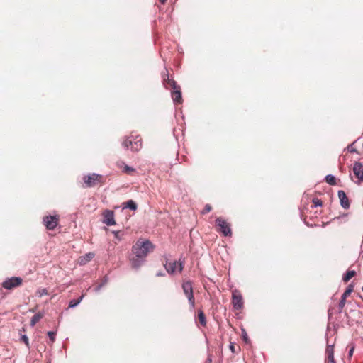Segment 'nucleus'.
Here are the masks:
<instances>
[{
    "instance_id": "7ed1b4c3",
    "label": "nucleus",
    "mask_w": 363,
    "mask_h": 363,
    "mask_svg": "<svg viewBox=\"0 0 363 363\" xmlns=\"http://www.w3.org/2000/svg\"><path fill=\"white\" fill-rule=\"evenodd\" d=\"M182 288L184 294L188 300L190 309L192 311L194 310L196 301L193 290V282L190 280L183 281L182 283Z\"/></svg>"
},
{
    "instance_id": "6ab92c4d",
    "label": "nucleus",
    "mask_w": 363,
    "mask_h": 363,
    "mask_svg": "<svg viewBox=\"0 0 363 363\" xmlns=\"http://www.w3.org/2000/svg\"><path fill=\"white\" fill-rule=\"evenodd\" d=\"M198 318H199V321L200 322V323L203 326H205L206 325V316H205V314H204V313H203V311L202 310H199V311H198Z\"/></svg>"
},
{
    "instance_id": "f704fd0d",
    "label": "nucleus",
    "mask_w": 363,
    "mask_h": 363,
    "mask_svg": "<svg viewBox=\"0 0 363 363\" xmlns=\"http://www.w3.org/2000/svg\"><path fill=\"white\" fill-rule=\"evenodd\" d=\"M205 363H212V359H211V357L210 356L206 360Z\"/></svg>"
},
{
    "instance_id": "e433bc0d",
    "label": "nucleus",
    "mask_w": 363,
    "mask_h": 363,
    "mask_svg": "<svg viewBox=\"0 0 363 363\" xmlns=\"http://www.w3.org/2000/svg\"><path fill=\"white\" fill-rule=\"evenodd\" d=\"M160 1L161 4H164L167 1V0H160Z\"/></svg>"
},
{
    "instance_id": "c756f323",
    "label": "nucleus",
    "mask_w": 363,
    "mask_h": 363,
    "mask_svg": "<svg viewBox=\"0 0 363 363\" xmlns=\"http://www.w3.org/2000/svg\"><path fill=\"white\" fill-rule=\"evenodd\" d=\"M211 211V206L209 204H206L202 211L203 214H206Z\"/></svg>"
},
{
    "instance_id": "4c0bfd02",
    "label": "nucleus",
    "mask_w": 363,
    "mask_h": 363,
    "mask_svg": "<svg viewBox=\"0 0 363 363\" xmlns=\"http://www.w3.org/2000/svg\"><path fill=\"white\" fill-rule=\"evenodd\" d=\"M162 275H163V274H162V273H160V272L157 274V276H158V277H159V276H162Z\"/></svg>"
},
{
    "instance_id": "a878e982",
    "label": "nucleus",
    "mask_w": 363,
    "mask_h": 363,
    "mask_svg": "<svg viewBox=\"0 0 363 363\" xmlns=\"http://www.w3.org/2000/svg\"><path fill=\"white\" fill-rule=\"evenodd\" d=\"M325 363H336L334 359V355H327Z\"/></svg>"
},
{
    "instance_id": "72a5a7b5",
    "label": "nucleus",
    "mask_w": 363,
    "mask_h": 363,
    "mask_svg": "<svg viewBox=\"0 0 363 363\" xmlns=\"http://www.w3.org/2000/svg\"><path fill=\"white\" fill-rule=\"evenodd\" d=\"M103 287V284H99L98 286H96L95 289H94V291H99L101 288Z\"/></svg>"
},
{
    "instance_id": "f8f14e48",
    "label": "nucleus",
    "mask_w": 363,
    "mask_h": 363,
    "mask_svg": "<svg viewBox=\"0 0 363 363\" xmlns=\"http://www.w3.org/2000/svg\"><path fill=\"white\" fill-rule=\"evenodd\" d=\"M353 288H354V286L352 284L349 285L347 286V288L346 289V290L345 291V292L342 294L341 298H340V301L339 305H338V307L340 310H342L345 307V303H346V298L352 292Z\"/></svg>"
},
{
    "instance_id": "c9c22d12",
    "label": "nucleus",
    "mask_w": 363,
    "mask_h": 363,
    "mask_svg": "<svg viewBox=\"0 0 363 363\" xmlns=\"http://www.w3.org/2000/svg\"><path fill=\"white\" fill-rule=\"evenodd\" d=\"M106 282H107V278L104 277V279L102 281L101 284H103V286H104L106 284Z\"/></svg>"
},
{
    "instance_id": "ea45409f",
    "label": "nucleus",
    "mask_w": 363,
    "mask_h": 363,
    "mask_svg": "<svg viewBox=\"0 0 363 363\" xmlns=\"http://www.w3.org/2000/svg\"><path fill=\"white\" fill-rule=\"evenodd\" d=\"M362 291H363V286H362Z\"/></svg>"
},
{
    "instance_id": "aec40b11",
    "label": "nucleus",
    "mask_w": 363,
    "mask_h": 363,
    "mask_svg": "<svg viewBox=\"0 0 363 363\" xmlns=\"http://www.w3.org/2000/svg\"><path fill=\"white\" fill-rule=\"evenodd\" d=\"M325 181L326 182L330 185H335L336 184V179L335 177L332 174H328L325 177Z\"/></svg>"
},
{
    "instance_id": "58836bf2",
    "label": "nucleus",
    "mask_w": 363,
    "mask_h": 363,
    "mask_svg": "<svg viewBox=\"0 0 363 363\" xmlns=\"http://www.w3.org/2000/svg\"><path fill=\"white\" fill-rule=\"evenodd\" d=\"M355 151H356V150H355V149L352 148L351 152H355Z\"/></svg>"
},
{
    "instance_id": "1a4fd4ad",
    "label": "nucleus",
    "mask_w": 363,
    "mask_h": 363,
    "mask_svg": "<svg viewBox=\"0 0 363 363\" xmlns=\"http://www.w3.org/2000/svg\"><path fill=\"white\" fill-rule=\"evenodd\" d=\"M59 216H46L43 218V224L48 230H54L59 223Z\"/></svg>"
},
{
    "instance_id": "2eb2a0df",
    "label": "nucleus",
    "mask_w": 363,
    "mask_h": 363,
    "mask_svg": "<svg viewBox=\"0 0 363 363\" xmlns=\"http://www.w3.org/2000/svg\"><path fill=\"white\" fill-rule=\"evenodd\" d=\"M94 257V253L88 252L79 258V264L80 265H85Z\"/></svg>"
},
{
    "instance_id": "20e7f679",
    "label": "nucleus",
    "mask_w": 363,
    "mask_h": 363,
    "mask_svg": "<svg viewBox=\"0 0 363 363\" xmlns=\"http://www.w3.org/2000/svg\"><path fill=\"white\" fill-rule=\"evenodd\" d=\"M125 149H130L133 152H138L142 147V139L139 135L127 138L122 143Z\"/></svg>"
},
{
    "instance_id": "dca6fc26",
    "label": "nucleus",
    "mask_w": 363,
    "mask_h": 363,
    "mask_svg": "<svg viewBox=\"0 0 363 363\" xmlns=\"http://www.w3.org/2000/svg\"><path fill=\"white\" fill-rule=\"evenodd\" d=\"M355 275H356V272L354 270L347 271L345 274H343L342 281L345 283H347L350 281V279H352Z\"/></svg>"
},
{
    "instance_id": "f3484780",
    "label": "nucleus",
    "mask_w": 363,
    "mask_h": 363,
    "mask_svg": "<svg viewBox=\"0 0 363 363\" xmlns=\"http://www.w3.org/2000/svg\"><path fill=\"white\" fill-rule=\"evenodd\" d=\"M43 317V313H38L35 314L30 320V325L34 326Z\"/></svg>"
},
{
    "instance_id": "6e6552de",
    "label": "nucleus",
    "mask_w": 363,
    "mask_h": 363,
    "mask_svg": "<svg viewBox=\"0 0 363 363\" xmlns=\"http://www.w3.org/2000/svg\"><path fill=\"white\" fill-rule=\"evenodd\" d=\"M23 283V280L21 277H12L11 278L6 279L3 283H2V287L11 290L16 287H18L21 286Z\"/></svg>"
},
{
    "instance_id": "4468645a",
    "label": "nucleus",
    "mask_w": 363,
    "mask_h": 363,
    "mask_svg": "<svg viewBox=\"0 0 363 363\" xmlns=\"http://www.w3.org/2000/svg\"><path fill=\"white\" fill-rule=\"evenodd\" d=\"M353 172L360 182H363V165L360 162L354 164Z\"/></svg>"
},
{
    "instance_id": "bb28decb",
    "label": "nucleus",
    "mask_w": 363,
    "mask_h": 363,
    "mask_svg": "<svg viewBox=\"0 0 363 363\" xmlns=\"http://www.w3.org/2000/svg\"><path fill=\"white\" fill-rule=\"evenodd\" d=\"M123 171H124L125 172L128 173V174H132L133 172H135V169H134V168H133V167H129V166H128V165H125V166L124 167V169H123Z\"/></svg>"
},
{
    "instance_id": "a211bd4d",
    "label": "nucleus",
    "mask_w": 363,
    "mask_h": 363,
    "mask_svg": "<svg viewBox=\"0 0 363 363\" xmlns=\"http://www.w3.org/2000/svg\"><path fill=\"white\" fill-rule=\"evenodd\" d=\"M85 294H82V296L78 299H73L69 301V308H74L77 306L79 304V303L82 301L84 298Z\"/></svg>"
},
{
    "instance_id": "423d86ee",
    "label": "nucleus",
    "mask_w": 363,
    "mask_h": 363,
    "mask_svg": "<svg viewBox=\"0 0 363 363\" xmlns=\"http://www.w3.org/2000/svg\"><path fill=\"white\" fill-rule=\"evenodd\" d=\"M216 227L218 232L225 237H230L232 230L230 225L223 218L218 217L216 219Z\"/></svg>"
},
{
    "instance_id": "f03ea898",
    "label": "nucleus",
    "mask_w": 363,
    "mask_h": 363,
    "mask_svg": "<svg viewBox=\"0 0 363 363\" xmlns=\"http://www.w3.org/2000/svg\"><path fill=\"white\" fill-rule=\"evenodd\" d=\"M167 79H164V84L167 88L169 85L172 88V97L174 104H181L182 102V92L180 86L177 84V82L169 79L168 74H167Z\"/></svg>"
},
{
    "instance_id": "0eeeda50",
    "label": "nucleus",
    "mask_w": 363,
    "mask_h": 363,
    "mask_svg": "<svg viewBox=\"0 0 363 363\" xmlns=\"http://www.w3.org/2000/svg\"><path fill=\"white\" fill-rule=\"evenodd\" d=\"M102 176L96 173L85 175L83 177L86 187H92L101 182Z\"/></svg>"
},
{
    "instance_id": "393cba45",
    "label": "nucleus",
    "mask_w": 363,
    "mask_h": 363,
    "mask_svg": "<svg viewBox=\"0 0 363 363\" xmlns=\"http://www.w3.org/2000/svg\"><path fill=\"white\" fill-rule=\"evenodd\" d=\"M48 335L50 338V342L52 343L55 340L56 332L49 331V332H48Z\"/></svg>"
},
{
    "instance_id": "f257e3e1",
    "label": "nucleus",
    "mask_w": 363,
    "mask_h": 363,
    "mask_svg": "<svg viewBox=\"0 0 363 363\" xmlns=\"http://www.w3.org/2000/svg\"><path fill=\"white\" fill-rule=\"evenodd\" d=\"M153 249V245L149 240H138L133 246V252L135 257L130 259L132 266L135 269L139 268L145 261V257L150 250Z\"/></svg>"
},
{
    "instance_id": "b1692460",
    "label": "nucleus",
    "mask_w": 363,
    "mask_h": 363,
    "mask_svg": "<svg viewBox=\"0 0 363 363\" xmlns=\"http://www.w3.org/2000/svg\"><path fill=\"white\" fill-rule=\"evenodd\" d=\"M229 349L233 353H238L240 350V347H238V349L236 348L234 342H230L229 345Z\"/></svg>"
},
{
    "instance_id": "412c9836",
    "label": "nucleus",
    "mask_w": 363,
    "mask_h": 363,
    "mask_svg": "<svg viewBox=\"0 0 363 363\" xmlns=\"http://www.w3.org/2000/svg\"><path fill=\"white\" fill-rule=\"evenodd\" d=\"M125 207L135 211L137 209V204L133 200H129L125 203Z\"/></svg>"
},
{
    "instance_id": "9d476101",
    "label": "nucleus",
    "mask_w": 363,
    "mask_h": 363,
    "mask_svg": "<svg viewBox=\"0 0 363 363\" xmlns=\"http://www.w3.org/2000/svg\"><path fill=\"white\" fill-rule=\"evenodd\" d=\"M232 304L235 310H240L243 307L242 295L237 291L233 293Z\"/></svg>"
},
{
    "instance_id": "2f4dec72",
    "label": "nucleus",
    "mask_w": 363,
    "mask_h": 363,
    "mask_svg": "<svg viewBox=\"0 0 363 363\" xmlns=\"http://www.w3.org/2000/svg\"><path fill=\"white\" fill-rule=\"evenodd\" d=\"M39 293V296H44V295H47L48 294V290L46 289H42L41 290H40L38 291Z\"/></svg>"
},
{
    "instance_id": "39448f33",
    "label": "nucleus",
    "mask_w": 363,
    "mask_h": 363,
    "mask_svg": "<svg viewBox=\"0 0 363 363\" xmlns=\"http://www.w3.org/2000/svg\"><path fill=\"white\" fill-rule=\"evenodd\" d=\"M164 268L169 274H174L176 272H182L184 267V259L179 258L178 261L166 262Z\"/></svg>"
},
{
    "instance_id": "cd10ccee",
    "label": "nucleus",
    "mask_w": 363,
    "mask_h": 363,
    "mask_svg": "<svg viewBox=\"0 0 363 363\" xmlns=\"http://www.w3.org/2000/svg\"><path fill=\"white\" fill-rule=\"evenodd\" d=\"M21 339L26 344L27 347L29 348L30 346H29L28 337L26 335H23L21 336Z\"/></svg>"
},
{
    "instance_id": "4be33fe9",
    "label": "nucleus",
    "mask_w": 363,
    "mask_h": 363,
    "mask_svg": "<svg viewBox=\"0 0 363 363\" xmlns=\"http://www.w3.org/2000/svg\"><path fill=\"white\" fill-rule=\"evenodd\" d=\"M325 354L327 355H334V345H327L326 349H325Z\"/></svg>"
},
{
    "instance_id": "c85d7f7f",
    "label": "nucleus",
    "mask_w": 363,
    "mask_h": 363,
    "mask_svg": "<svg viewBox=\"0 0 363 363\" xmlns=\"http://www.w3.org/2000/svg\"><path fill=\"white\" fill-rule=\"evenodd\" d=\"M313 203L315 207L322 206V201L317 198L313 199Z\"/></svg>"
},
{
    "instance_id": "9b49d317",
    "label": "nucleus",
    "mask_w": 363,
    "mask_h": 363,
    "mask_svg": "<svg viewBox=\"0 0 363 363\" xmlns=\"http://www.w3.org/2000/svg\"><path fill=\"white\" fill-rule=\"evenodd\" d=\"M103 223L108 226L116 225L113 211L110 210H106L104 211Z\"/></svg>"
},
{
    "instance_id": "5701e85b",
    "label": "nucleus",
    "mask_w": 363,
    "mask_h": 363,
    "mask_svg": "<svg viewBox=\"0 0 363 363\" xmlns=\"http://www.w3.org/2000/svg\"><path fill=\"white\" fill-rule=\"evenodd\" d=\"M113 234L114 235V237L116 240L118 241L121 240L123 239V233L120 230H113Z\"/></svg>"
},
{
    "instance_id": "7c9ffc66",
    "label": "nucleus",
    "mask_w": 363,
    "mask_h": 363,
    "mask_svg": "<svg viewBox=\"0 0 363 363\" xmlns=\"http://www.w3.org/2000/svg\"><path fill=\"white\" fill-rule=\"evenodd\" d=\"M242 339L243 340L247 343L249 342V339H248V337H247V333L245 330H242Z\"/></svg>"
},
{
    "instance_id": "ddd939ff",
    "label": "nucleus",
    "mask_w": 363,
    "mask_h": 363,
    "mask_svg": "<svg viewBox=\"0 0 363 363\" xmlns=\"http://www.w3.org/2000/svg\"><path fill=\"white\" fill-rule=\"evenodd\" d=\"M337 194H338V197L340 199L341 206L344 209H348L350 206V203L349 199H348L346 194L345 193V191L342 190H339L337 192Z\"/></svg>"
},
{
    "instance_id": "473e14b6",
    "label": "nucleus",
    "mask_w": 363,
    "mask_h": 363,
    "mask_svg": "<svg viewBox=\"0 0 363 363\" xmlns=\"http://www.w3.org/2000/svg\"><path fill=\"white\" fill-rule=\"evenodd\" d=\"M354 351V346L353 345L348 352V356L351 357L353 355V352Z\"/></svg>"
}]
</instances>
